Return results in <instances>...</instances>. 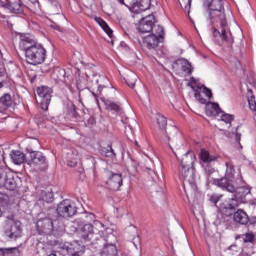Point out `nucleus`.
<instances>
[{
  "label": "nucleus",
  "mask_w": 256,
  "mask_h": 256,
  "mask_svg": "<svg viewBox=\"0 0 256 256\" xmlns=\"http://www.w3.org/2000/svg\"><path fill=\"white\" fill-rule=\"evenodd\" d=\"M205 5L208 8V21L210 23H220L217 28H212V35L215 39H222L230 45H233V35L229 30L227 23V16H225V7H223V0H206Z\"/></svg>",
  "instance_id": "nucleus-1"
},
{
  "label": "nucleus",
  "mask_w": 256,
  "mask_h": 256,
  "mask_svg": "<svg viewBox=\"0 0 256 256\" xmlns=\"http://www.w3.org/2000/svg\"><path fill=\"white\" fill-rule=\"evenodd\" d=\"M169 147L180 162V174L184 179L183 185L186 195H194V193H197V183L195 182V154L188 151L183 155L182 158H179V156H177V152H175V149H178L179 145L169 144ZM173 147H175V149Z\"/></svg>",
  "instance_id": "nucleus-2"
},
{
  "label": "nucleus",
  "mask_w": 256,
  "mask_h": 256,
  "mask_svg": "<svg viewBox=\"0 0 256 256\" xmlns=\"http://www.w3.org/2000/svg\"><path fill=\"white\" fill-rule=\"evenodd\" d=\"M26 61L30 65H41L47 57V50L41 44H34L25 51Z\"/></svg>",
  "instance_id": "nucleus-3"
},
{
  "label": "nucleus",
  "mask_w": 256,
  "mask_h": 256,
  "mask_svg": "<svg viewBox=\"0 0 256 256\" xmlns=\"http://www.w3.org/2000/svg\"><path fill=\"white\" fill-rule=\"evenodd\" d=\"M27 153H29V157L26 160V163L30 165V167H36L38 171H47L49 169V162L47 161V157L42 154L41 151H33L31 149H26Z\"/></svg>",
  "instance_id": "nucleus-4"
},
{
  "label": "nucleus",
  "mask_w": 256,
  "mask_h": 256,
  "mask_svg": "<svg viewBox=\"0 0 256 256\" xmlns=\"http://www.w3.org/2000/svg\"><path fill=\"white\" fill-rule=\"evenodd\" d=\"M104 89H107V86L99 84L98 94L95 92L92 93L93 97L96 100L97 105H99V97H100L107 111H113L114 113H123V108L121 107V103L113 102L109 99H106L105 96H103Z\"/></svg>",
  "instance_id": "nucleus-5"
},
{
  "label": "nucleus",
  "mask_w": 256,
  "mask_h": 256,
  "mask_svg": "<svg viewBox=\"0 0 256 256\" xmlns=\"http://www.w3.org/2000/svg\"><path fill=\"white\" fill-rule=\"evenodd\" d=\"M6 226L4 235L8 239H17L21 237V223L17 220H15V216L9 215L6 217Z\"/></svg>",
  "instance_id": "nucleus-6"
},
{
  "label": "nucleus",
  "mask_w": 256,
  "mask_h": 256,
  "mask_svg": "<svg viewBox=\"0 0 256 256\" xmlns=\"http://www.w3.org/2000/svg\"><path fill=\"white\" fill-rule=\"evenodd\" d=\"M52 93L53 90L47 86H41L37 88L38 98H36V101L40 104V107L43 111H47L49 109Z\"/></svg>",
  "instance_id": "nucleus-7"
},
{
  "label": "nucleus",
  "mask_w": 256,
  "mask_h": 256,
  "mask_svg": "<svg viewBox=\"0 0 256 256\" xmlns=\"http://www.w3.org/2000/svg\"><path fill=\"white\" fill-rule=\"evenodd\" d=\"M56 212L59 217L69 219V217L77 215V206H75V203L71 202V200H64L58 205Z\"/></svg>",
  "instance_id": "nucleus-8"
},
{
  "label": "nucleus",
  "mask_w": 256,
  "mask_h": 256,
  "mask_svg": "<svg viewBox=\"0 0 256 256\" xmlns=\"http://www.w3.org/2000/svg\"><path fill=\"white\" fill-rule=\"evenodd\" d=\"M107 177L106 185L110 191H119L123 186V175L109 170L105 171Z\"/></svg>",
  "instance_id": "nucleus-9"
},
{
  "label": "nucleus",
  "mask_w": 256,
  "mask_h": 256,
  "mask_svg": "<svg viewBox=\"0 0 256 256\" xmlns=\"http://www.w3.org/2000/svg\"><path fill=\"white\" fill-rule=\"evenodd\" d=\"M82 233V239L84 241H91V243H95V241H99L101 237H103V232H97L96 228L91 225V223L85 224L80 229Z\"/></svg>",
  "instance_id": "nucleus-10"
},
{
  "label": "nucleus",
  "mask_w": 256,
  "mask_h": 256,
  "mask_svg": "<svg viewBox=\"0 0 256 256\" xmlns=\"http://www.w3.org/2000/svg\"><path fill=\"white\" fill-rule=\"evenodd\" d=\"M36 230L39 235H53L55 231L53 220L49 217L40 218L36 223Z\"/></svg>",
  "instance_id": "nucleus-11"
},
{
  "label": "nucleus",
  "mask_w": 256,
  "mask_h": 256,
  "mask_svg": "<svg viewBox=\"0 0 256 256\" xmlns=\"http://www.w3.org/2000/svg\"><path fill=\"white\" fill-rule=\"evenodd\" d=\"M5 187L8 191H15L17 189V182L11 172H6L3 169H0V189Z\"/></svg>",
  "instance_id": "nucleus-12"
},
{
  "label": "nucleus",
  "mask_w": 256,
  "mask_h": 256,
  "mask_svg": "<svg viewBox=\"0 0 256 256\" xmlns=\"http://www.w3.org/2000/svg\"><path fill=\"white\" fill-rule=\"evenodd\" d=\"M62 249L70 256H82L85 253V246L79 244L77 241L64 244Z\"/></svg>",
  "instance_id": "nucleus-13"
},
{
  "label": "nucleus",
  "mask_w": 256,
  "mask_h": 256,
  "mask_svg": "<svg viewBox=\"0 0 256 256\" xmlns=\"http://www.w3.org/2000/svg\"><path fill=\"white\" fill-rule=\"evenodd\" d=\"M155 25V16L148 15L141 19L138 25L139 33H151L153 31V26Z\"/></svg>",
  "instance_id": "nucleus-14"
},
{
  "label": "nucleus",
  "mask_w": 256,
  "mask_h": 256,
  "mask_svg": "<svg viewBox=\"0 0 256 256\" xmlns=\"http://www.w3.org/2000/svg\"><path fill=\"white\" fill-rule=\"evenodd\" d=\"M202 95H205L208 99L213 98V92L211 89L207 88L206 86H200L194 90V97L201 103L202 105H206L207 99L203 98Z\"/></svg>",
  "instance_id": "nucleus-15"
},
{
  "label": "nucleus",
  "mask_w": 256,
  "mask_h": 256,
  "mask_svg": "<svg viewBox=\"0 0 256 256\" xmlns=\"http://www.w3.org/2000/svg\"><path fill=\"white\" fill-rule=\"evenodd\" d=\"M234 198H232V201H237L238 203H245V197L251 193V188L248 186H240L238 188H235L234 192Z\"/></svg>",
  "instance_id": "nucleus-16"
},
{
  "label": "nucleus",
  "mask_w": 256,
  "mask_h": 256,
  "mask_svg": "<svg viewBox=\"0 0 256 256\" xmlns=\"http://www.w3.org/2000/svg\"><path fill=\"white\" fill-rule=\"evenodd\" d=\"M151 7V0H136L131 7V12L134 15H139L143 11H147Z\"/></svg>",
  "instance_id": "nucleus-17"
},
{
  "label": "nucleus",
  "mask_w": 256,
  "mask_h": 256,
  "mask_svg": "<svg viewBox=\"0 0 256 256\" xmlns=\"http://www.w3.org/2000/svg\"><path fill=\"white\" fill-rule=\"evenodd\" d=\"M232 178H227L225 176L224 178L216 180V185H218L221 189L224 191H228V193H235V186L233 185Z\"/></svg>",
  "instance_id": "nucleus-18"
},
{
  "label": "nucleus",
  "mask_w": 256,
  "mask_h": 256,
  "mask_svg": "<svg viewBox=\"0 0 256 256\" xmlns=\"http://www.w3.org/2000/svg\"><path fill=\"white\" fill-rule=\"evenodd\" d=\"M233 220L235 223H238V225H249V215L245 210L238 209L236 212H234Z\"/></svg>",
  "instance_id": "nucleus-19"
},
{
  "label": "nucleus",
  "mask_w": 256,
  "mask_h": 256,
  "mask_svg": "<svg viewBox=\"0 0 256 256\" xmlns=\"http://www.w3.org/2000/svg\"><path fill=\"white\" fill-rule=\"evenodd\" d=\"M143 45L147 49H157L159 47V37L155 34L148 35L143 39Z\"/></svg>",
  "instance_id": "nucleus-20"
},
{
  "label": "nucleus",
  "mask_w": 256,
  "mask_h": 256,
  "mask_svg": "<svg viewBox=\"0 0 256 256\" xmlns=\"http://www.w3.org/2000/svg\"><path fill=\"white\" fill-rule=\"evenodd\" d=\"M221 113H223V111L218 103L208 102L206 104V114L208 117H217V115H221Z\"/></svg>",
  "instance_id": "nucleus-21"
},
{
  "label": "nucleus",
  "mask_w": 256,
  "mask_h": 256,
  "mask_svg": "<svg viewBox=\"0 0 256 256\" xmlns=\"http://www.w3.org/2000/svg\"><path fill=\"white\" fill-rule=\"evenodd\" d=\"M67 73L65 72V69L62 68H55L51 74L52 79L54 81H61L62 83H66V85H69V82L67 81V77H65Z\"/></svg>",
  "instance_id": "nucleus-22"
},
{
  "label": "nucleus",
  "mask_w": 256,
  "mask_h": 256,
  "mask_svg": "<svg viewBox=\"0 0 256 256\" xmlns=\"http://www.w3.org/2000/svg\"><path fill=\"white\" fill-rule=\"evenodd\" d=\"M11 105H13V98L10 94H4L0 98V111H7Z\"/></svg>",
  "instance_id": "nucleus-23"
},
{
  "label": "nucleus",
  "mask_w": 256,
  "mask_h": 256,
  "mask_svg": "<svg viewBox=\"0 0 256 256\" xmlns=\"http://www.w3.org/2000/svg\"><path fill=\"white\" fill-rule=\"evenodd\" d=\"M10 157L15 165H21L22 163H25V154L19 150H13L10 154Z\"/></svg>",
  "instance_id": "nucleus-24"
},
{
  "label": "nucleus",
  "mask_w": 256,
  "mask_h": 256,
  "mask_svg": "<svg viewBox=\"0 0 256 256\" xmlns=\"http://www.w3.org/2000/svg\"><path fill=\"white\" fill-rule=\"evenodd\" d=\"M101 256H117V246L115 244L104 245Z\"/></svg>",
  "instance_id": "nucleus-25"
},
{
  "label": "nucleus",
  "mask_w": 256,
  "mask_h": 256,
  "mask_svg": "<svg viewBox=\"0 0 256 256\" xmlns=\"http://www.w3.org/2000/svg\"><path fill=\"white\" fill-rule=\"evenodd\" d=\"M33 45H37V43H35L33 39H31V37L25 34H22L20 36V47L24 49V51H26L28 47H31Z\"/></svg>",
  "instance_id": "nucleus-26"
},
{
  "label": "nucleus",
  "mask_w": 256,
  "mask_h": 256,
  "mask_svg": "<svg viewBox=\"0 0 256 256\" xmlns=\"http://www.w3.org/2000/svg\"><path fill=\"white\" fill-rule=\"evenodd\" d=\"M236 241L242 239V243H251L252 245L255 243V234L253 232H246L241 235H237L235 237Z\"/></svg>",
  "instance_id": "nucleus-27"
},
{
  "label": "nucleus",
  "mask_w": 256,
  "mask_h": 256,
  "mask_svg": "<svg viewBox=\"0 0 256 256\" xmlns=\"http://www.w3.org/2000/svg\"><path fill=\"white\" fill-rule=\"evenodd\" d=\"M178 63H180L184 75H191L193 73V66L188 60L180 59Z\"/></svg>",
  "instance_id": "nucleus-28"
},
{
  "label": "nucleus",
  "mask_w": 256,
  "mask_h": 256,
  "mask_svg": "<svg viewBox=\"0 0 256 256\" xmlns=\"http://www.w3.org/2000/svg\"><path fill=\"white\" fill-rule=\"evenodd\" d=\"M94 20L96 21V23H98L99 26H101L103 31L106 32V34L108 35V37H110V39L113 38V30H111L109 25L105 23V20H103L100 17H95Z\"/></svg>",
  "instance_id": "nucleus-29"
},
{
  "label": "nucleus",
  "mask_w": 256,
  "mask_h": 256,
  "mask_svg": "<svg viewBox=\"0 0 256 256\" xmlns=\"http://www.w3.org/2000/svg\"><path fill=\"white\" fill-rule=\"evenodd\" d=\"M19 248H0V256H20Z\"/></svg>",
  "instance_id": "nucleus-30"
},
{
  "label": "nucleus",
  "mask_w": 256,
  "mask_h": 256,
  "mask_svg": "<svg viewBox=\"0 0 256 256\" xmlns=\"http://www.w3.org/2000/svg\"><path fill=\"white\" fill-rule=\"evenodd\" d=\"M200 159L203 161V165H208L211 161H215V157H212L205 149L200 151Z\"/></svg>",
  "instance_id": "nucleus-31"
},
{
  "label": "nucleus",
  "mask_w": 256,
  "mask_h": 256,
  "mask_svg": "<svg viewBox=\"0 0 256 256\" xmlns=\"http://www.w3.org/2000/svg\"><path fill=\"white\" fill-rule=\"evenodd\" d=\"M6 9H9V11H11V13L17 14V13H21L23 11V5L21 4V2H13L11 4H8Z\"/></svg>",
  "instance_id": "nucleus-32"
},
{
  "label": "nucleus",
  "mask_w": 256,
  "mask_h": 256,
  "mask_svg": "<svg viewBox=\"0 0 256 256\" xmlns=\"http://www.w3.org/2000/svg\"><path fill=\"white\" fill-rule=\"evenodd\" d=\"M225 177H227L228 179L235 178V166H233V163H231V162H226Z\"/></svg>",
  "instance_id": "nucleus-33"
},
{
  "label": "nucleus",
  "mask_w": 256,
  "mask_h": 256,
  "mask_svg": "<svg viewBox=\"0 0 256 256\" xmlns=\"http://www.w3.org/2000/svg\"><path fill=\"white\" fill-rule=\"evenodd\" d=\"M28 8L32 13H39V11H41V4L39 0H29Z\"/></svg>",
  "instance_id": "nucleus-34"
},
{
  "label": "nucleus",
  "mask_w": 256,
  "mask_h": 256,
  "mask_svg": "<svg viewBox=\"0 0 256 256\" xmlns=\"http://www.w3.org/2000/svg\"><path fill=\"white\" fill-rule=\"evenodd\" d=\"M156 121L162 131H165V129H167V118L164 115L157 114Z\"/></svg>",
  "instance_id": "nucleus-35"
},
{
  "label": "nucleus",
  "mask_w": 256,
  "mask_h": 256,
  "mask_svg": "<svg viewBox=\"0 0 256 256\" xmlns=\"http://www.w3.org/2000/svg\"><path fill=\"white\" fill-rule=\"evenodd\" d=\"M152 35H155L158 37V39H163V36L165 35V30L162 28L161 25H154L152 26Z\"/></svg>",
  "instance_id": "nucleus-36"
},
{
  "label": "nucleus",
  "mask_w": 256,
  "mask_h": 256,
  "mask_svg": "<svg viewBox=\"0 0 256 256\" xmlns=\"http://www.w3.org/2000/svg\"><path fill=\"white\" fill-rule=\"evenodd\" d=\"M125 81L128 87L133 89L135 87V83H137V75H135L134 73H131L130 75L127 76Z\"/></svg>",
  "instance_id": "nucleus-37"
},
{
  "label": "nucleus",
  "mask_w": 256,
  "mask_h": 256,
  "mask_svg": "<svg viewBox=\"0 0 256 256\" xmlns=\"http://www.w3.org/2000/svg\"><path fill=\"white\" fill-rule=\"evenodd\" d=\"M180 3V6L182 7V9L188 14L191 11V1L192 0H178Z\"/></svg>",
  "instance_id": "nucleus-38"
},
{
  "label": "nucleus",
  "mask_w": 256,
  "mask_h": 256,
  "mask_svg": "<svg viewBox=\"0 0 256 256\" xmlns=\"http://www.w3.org/2000/svg\"><path fill=\"white\" fill-rule=\"evenodd\" d=\"M41 199L45 203H53V194L51 192L42 191Z\"/></svg>",
  "instance_id": "nucleus-39"
},
{
  "label": "nucleus",
  "mask_w": 256,
  "mask_h": 256,
  "mask_svg": "<svg viewBox=\"0 0 256 256\" xmlns=\"http://www.w3.org/2000/svg\"><path fill=\"white\" fill-rule=\"evenodd\" d=\"M102 155H104V157H110L113 159V157H115V150H113L111 146H108L102 150Z\"/></svg>",
  "instance_id": "nucleus-40"
},
{
  "label": "nucleus",
  "mask_w": 256,
  "mask_h": 256,
  "mask_svg": "<svg viewBox=\"0 0 256 256\" xmlns=\"http://www.w3.org/2000/svg\"><path fill=\"white\" fill-rule=\"evenodd\" d=\"M233 119H234L233 115H230V114H223L221 117V121L229 125V127H231V122L233 121Z\"/></svg>",
  "instance_id": "nucleus-41"
},
{
  "label": "nucleus",
  "mask_w": 256,
  "mask_h": 256,
  "mask_svg": "<svg viewBox=\"0 0 256 256\" xmlns=\"http://www.w3.org/2000/svg\"><path fill=\"white\" fill-rule=\"evenodd\" d=\"M204 167V171L207 175V177H211L212 174L215 173V168L211 167L209 164H202Z\"/></svg>",
  "instance_id": "nucleus-42"
},
{
  "label": "nucleus",
  "mask_w": 256,
  "mask_h": 256,
  "mask_svg": "<svg viewBox=\"0 0 256 256\" xmlns=\"http://www.w3.org/2000/svg\"><path fill=\"white\" fill-rule=\"evenodd\" d=\"M225 220L223 219V214H218L214 220V225L219 227Z\"/></svg>",
  "instance_id": "nucleus-43"
},
{
  "label": "nucleus",
  "mask_w": 256,
  "mask_h": 256,
  "mask_svg": "<svg viewBox=\"0 0 256 256\" xmlns=\"http://www.w3.org/2000/svg\"><path fill=\"white\" fill-rule=\"evenodd\" d=\"M229 253H232V255H235V253H239V246L237 244L231 245L228 248Z\"/></svg>",
  "instance_id": "nucleus-44"
},
{
  "label": "nucleus",
  "mask_w": 256,
  "mask_h": 256,
  "mask_svg": "<svg viewBox=\"0 0 256 256\" xmlns=\"http://www.w3.org/2000/svg\"><path fill=\"white\" fill-rule=\"evenodd\" d=\"M97 123V120L95 119V117L91 116L86 123V127H93V125H95Z\"/></svg>",
  "instance_id": "nucleus-45"
},
{
  "label": "nucleus",
  "mask_w": 256,
  "mask_h": 256,
  "mask_svg": "<svg viewBox=\"0 0 256 256\" xmlns=\"http://www.w3.org/2000/svg\"><path fill=\"white\" fill-rule=\"evenodd\" d=\"M210 201H211V203H214V205H217V203H219V196H217V195H212V196L210 197Z\"/></svg>",
  "instance_id": "nucleus-46"
},
{
  "label": "nucleus",
  "mask_w": 256,
  "mask_h": 256,
  "mask_svg": "<svg viewBox=\"0 0 256 256\" xmlns=\"http://www.w3.org/2000/svg\"><path fill=\"white\" fill-rule=\"evenodd\" d=\"M0 7L7 9V7H9V0H0Z\"/></svg>",
  "instance_id": "nucleus-47"
},
{
  "label": "nucleus",
  "mask_w": 256,
  "mask_h": 256,
  "mask_svg": "<svg viewBox=\"0 0 256 256\" xmlns=\"http://www.w3.org/2000/svg\"><path fill=\"white\" fill-rule=\"evenodd\" d=\"M86 219L87 221H95V214L93 213L86 214Z\"/></svg>",
  "instance_id": "nucleus-48"
},
{
  "label": "nucleus",
  "mask_w": 256,
  "mask_h": 256,
  "mask_svg": "<svg viewBox=\"0 0 256 256\" xmlns=\"http://www.w3.org/2000/svg\"><path fill=\"white\" fill-rule=\"evenodd\" d=\"M75 165H77V160L76 159L68 161V166L69 167H75Z\"/></svg>",
  "instance_id": "nucleus-49"
},
{
  "label": "nucleus",
  "mask_w": 256,
  "mask_h": 256,
  "mask_svg": "<svg viewBox=\"0 0 256 256\" xmlns=\"http://www.w3.org/2000/svg\"><path fill=\"white\" fill-rule=\"evenodd\" d=\"M235 139H236L237 143H239V145H241V134L240 133H236Z\"/></svg>",
  "instance_id": "nucleus-50"
},
{
  "label": "nucleus",
  "mask_w": 256,
  "mask_h": 256,
  "mask_svg": "<svg viewBox=\"0 0 256 256\" xmlns=\"http://www.w3.org/2000/svg\"><path fill=\"white\" fill-rule=\"evenodd\" d=\"M102 79L106 83V85L110 86V89H113V86L111 85V83H109V80L107 78H102Z\"/></svg>",
  "instance_id": "nucleus-51"
},
{
  "label": "nucleus",
  "mask_w": 256,
  "mask_h": 256,
  "mask_svg": "<svg viewBox=\"0 0 256 256\" xmlns=\"http://www.w3.org/2000/svg\"><path fill=\"white\" fill-rule=\"evenodd\" d=\"M88 159L91 161V163H93V165H95V158H93L92 156H89Z\"/></svg>",
  "instance_id": "nucleus-52"
},
{
  "label": "nucleus",
  "mask_w": 256,
  "mask_h": 256,
  "mask_svg": "<svg viewBox=\"0 0 256 256\" xmlns=\"http://www.w3.org/2000/svg\"><path fill=\"white\" fill-rule=\"evenodd\" d=\"M3 73H5V69L0 68V77H3Z\"/></svg>",
  "instance_id": "nucleus-53"
},
{
  "label": "nucleus",
  "mask_w": 256,
  "mask_h": 256,
  "mask_svg": "<svg viewBox=\"0 0 256 256\" xmlns=\"http://www.w3.org/2000/svg\"><path fill=\"white\" fill-rule=\"evenodd\" d=\"M121 5H125V0H118Z\"/></svg>",
  "instance_id": "nucleus-54"
},
{
  "label": "nucleus",
  "mask_w": 256,
  "mask_h": 256,
  "mask_svg": "<svg viewBox=\"0 0 256 256\" xmlns=\"http://www.w3.org/2000/svg\"><path fill=\"white\" fill-rule=\"evenodd\" d=\"M230 209H235V206H233L232 204L229 205Z\"/></svg>",
  "instance_id": "nucleus-55"
},
{
  "label": "nucleus",
  "mask_w": 256,
  "mask_h": 256,
  "mask_svg": "<svg viewBox=\"0 0 256 256\" xmlns=\"http://www.w3.org/2000/svg\"><path fill=\"white\" fill-rule=\"evenodd\" d=\"M97 225H100V227H102L103 225L101 224V223H99V222H97Z\"/></svg>",
  "instance_id": "nucleus-56"
},
{
  "label": "nucleus",
  "mask_w": 256,
  "mask_h": 256,
  "mask_svg": "<svg viewBox=\"0 0 256 256\" xmlns=\"http://www.w3.org/2000/svg\"><path fill=\"white\" fill-rule=\"evenodd\" d=\"M33 81H35L33 78L31 79V83H33Z\"/></svg>",
  "instance_id": "nucleus-57"
},
{
  "label": "nucleus",
  "mask_w": 256,
  "mask_h": 256,
  "mask_svg": "<svg viewBox=\"0 0 256 256\" xmlns=\"http://www.w3.org/2000/svg\"><path fill=\"white\" fill-rule=\"evenodd\" d=\"M2 213H1V210H0V217H1Z\"/></svg>",
  "instance_id": "nucleus-58"
}]
</instances>
